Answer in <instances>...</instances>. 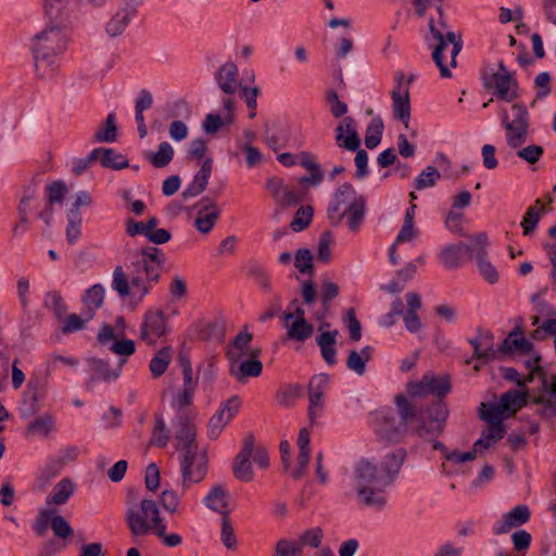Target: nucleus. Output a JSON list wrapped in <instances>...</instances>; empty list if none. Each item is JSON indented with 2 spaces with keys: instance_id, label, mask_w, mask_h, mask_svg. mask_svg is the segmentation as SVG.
Segmentation results:
<instances>
[{
  "instance_id": "4d7b16f0",
  "label": "nucleus",
  "mask_w": 556,
  "mask_h": 556,
  "mask_svg": "<svg viewBox=\"0 0 556 556\" xmlns=\"http://www.w3.org/2000/svg\"><path fill=\"white\" fill-rule=\"evenodd\" d=\"M477 264L480 274L488 282L495 283L498 280V273L496 268L486 260L485 252L482 251L477 254Z\"/></svg>"
},
{
  "instance_id": "c03bdc74",
  "label": "nucleus",
  "mask_w": 556,
  "mask_h": 556,
  "mask_svg": "<svg viewBox=\"0 0 556 556\" xmlns=\"http://www.w3.org/2000/svg\"><path fill=\"white\" fill-rule=\"evenodd\" d=\"M78 455L79 448L76 445L65 446L60 451L59 456L47 465L46 470L51 472L52 476H55L64 465L75 462Z\"/></svg>"
},
{
  "instance_id": "a878e982",
  "label": "nucleus",
  "mask_w": 556,
  "mask_h": 556,
  "mask_svg": "<svg viewBox=\"0 0 556 556\" xmlns=\"http://www.w3.org/2000/svg\"><path fill=\"white\" fill-rule=\"evenodd\" d=\"M392 112L396 119H400L405 128H408L410 121V99L409 89L405 87V90H392Z\"/></svg>"
},
{
  "instance_id": "58836bf2",
  "label": "nucleus",
  "mask_w": 556,
  "mask_h": 556,
  "mask_svg": "<svg viewBox=\"0 0 556 556\" xmlns=\"http://www.w3.org/2000/svg\"><path fill=\"white\" fill-rule=\"evenodd\" d=\"M55 421L52 415L42 414L31 420L26 428L28 435L39 437L46 439L54 430Z\"/></svg>"
},
{
  "instance_id": "8fccbe9b",
  "label": "nucleus",
  "mask_w": 556,
  "mask_h": 556,
  "mask_svg": "<svg viewBox=\"0 0 556 556\" xmlns=\"http://www.w3.org/2000/svg\"><path fill=\"white\" fill-rule=\"evenodd\" d=\"M172 359L170 349L169 348H163L160 350L154 357L150 362V370L153 375V377H160L162 376Z\"/></svg>"
},
{
  "instance_id": "f257e3e1",
  "label": "nucleus",
  "mask_w": 556,
  "mask_h": 556,
  "mask_svg": "<svg viewBox=\"0 0 556 556\" xmlns=\"http://www.w3.org/2000/svg\"><path fill=\"white\" fill-rule=\"evenodd\" d=\"M164 263L165 254L161 249L155 247L143 249L139 258L131 264L129 274H126L122 266L115 267L112 280L113 290L122 298L134 294L142 299L157 283Z\"/></svg>"
},
{
  "instance_id": "ea45409f",
  "label": "nucleus",
  "mask_w": 556,
  "mask_h": 556,
  "mask_svg": "<svg viewBox=\"0 0 556 556\" xmlns=\"http://www.w3.org/2000/svg\"><path fill=\"white\" fill-rule=\"evenodd\" d=\"M268 187L278 204L282 206L295 205L301 200L295 192L288 189L280 180H268Z\"/></svg>"
},
{
  "instance_id": "09e8293b",
  "label": "nucleus",
  "mask_w": 556,
  "mask_h": 556,
  "mask_svg": "<svg viewBox=\"0 0 556 556\" xmlns=\"http://www.w3.org/2000/svg\"><path fill=\"white\" fill-rule=\"evenodd\" d=\"M383 122L377 116L370 121L366 129L365 146L368 149L376 148L382 138Z\"/></svg>"
},
{
  "instance_id": "dca6fc26",
  "label": "nucleus",
  "mask_w": 556,
  "mask_h": 556,
  "mask_svg": "<svg viewBox=\"0 0 556 556\" xmlns=\"http://www.w3.org/2000/svg\"><path fill=\"white\" fill-rule=\"evenodd\" d=\"M354 187L351 184H343L339 187L328 207V217L333 225H339L345 216L349 204L357 199Z\"/></svg>"
},
{
  "instance_id": "e433bc0d",
  "label": "nucleus",
  "mask_w": 556,
  "mask_h": 556,
  "mask_svg": "<svg viewBox=\"0 0 556 556\" xmlns=\"http://www.w3.org/2000/svg\"><path fill=\"white\" fill-rule=\"evenodd\" d=\"M104 301V288L97 283L89 288L83 296V312L87 318H93L94 313L100 308Z\"/></svg>"
},
{
  "instance_id": "7c9ffc66",
  "label": "nucleus",
  "mask_w": 556,
  "mask_h": 556,
  "mask_svg": "<svg viewBox=\"0 0 556 556\" xmlns=\"http://www.w3.org/2000/svg\"><path fill=\"white\" fill-rule=\"evenodd\" d=\"M89 366L91 367L93 375L88 381V387H90L94 381H111L116 379L119 376L121 367L123 362L117 366V368H111L110 365L99 358H90L88 361Z\"/></svg>"
},
{
  "instance_id": "ddd939ff",
  "label": "nucleus",
  "mask_w": 556,
  "mask_h": 556,
  "mask_svg": "<svg viewBox=\"0 0 556 556\" xmlns=\"http://www.w3.org/2000/svg\"><path fill=\"white\" fill-rule=\"evenodd\" d=\"M178 363L182 372V386L172 396V406L182 412L190 406L198 387V378L193 377L191 362L185 354L178 356Z\"/></svg>"
},
{
  "instance_id": "0eeeda50",
  "label": "nucleus",
  "mask_w": 556,
  "mask_h": 556,
  "mask_svg": "<svg viewBox=\"0 0 556 556\" xmlns=\"http://www.w3.org/2000/svg\"><path fill=\"white\" fill-rule=\"evenodd\" d=\"M125 521L135 538L153 533L163 522L157 504L150 498H142L139 505H129L125 514Z\"/></svg>"
},
{
  "instance_id": "f8f14e48",
  "label": "nucleus",
  "mask_w": 556,
  "mask_h": 556,
  "mask_svg": "<svg viewBox=\"0 0 556 556\" xmlns=\"http://www.w3.org/2000/svg\"><path fill=\"white\" fill-rule=\"evenodd\" d=\"M215 80L224 93L222 104L224 109H235V96L242 87L239 80V70L233 62H226L215 73Z\"/></svg>"
},
{
  "instance_id": "b1692460",
  "label": "nucleus",
  "mask_w": 556,
  "mask_h": 556,
  "mask_svg": "<svg viewBox=\"0 0 556 556\" xmlns=\"http://www.w3.org/2000/svg\"><path fill=\"white\" fill-rule=\"evenodd\" d=\"M252 339V333L248 331L239 332L233 339L231 348L227 352L229 362L245 356H260L262 351L261 349H254L251 346Z\"/></svg>"
},
{
  "instance_id": "39448f33",
  "label": "nucleus",
  "mask_w": 556,
  "mask_h": 556,
  "mask_svg": "<svg viewBox=\"0 0 556 556\" xmlns=\"http://www.w3.org/2000/svg\"><path fill=\"white\" fill-rule=\"evenodd\" d=\"M353 486L358 501L370 507L381 509L387 503L386 490L391 485L378 466L368 460H358L353 468Z\"/></svg>"
},
{
  "instance_id": "338daca9",
  "label": "nucleus",
  "mask_w": 556,
  "mask_h": 556,
  "mask_svg": "<svg viewBox=\"0 0 556 556\" xmlns=\"http://www.w3.org/2000/svg\"><path fill=\"white\" fill-rule=\"evenodd\" d=\"M294 266L300 273L306 274L313 270V255L308 249H299L294 256Z\"/></svg>"
},
{
  "instance_id": "72a5a7b5",
  "label": "nucleus",
  "mask_w": 556,
  "mask_h": 556,
  "mask_svg": "<svg viewBox=\"0 0 556 556\" xmlns=\"http://www.w3.org/2000/svg\"><path fill=\"white\" fill-rule=\"evenodd\" d=\"M338 334V330L323 331L316 338V343L320 349L321 356L328 365H334L337 363L336 343Z\"/></svg>"
},
{
  "instance_id": "de8ad7c7",
  "label": "nucleus",
  "mask_w": 556,
  "mask_h": 556,
  "mask_svg": "<svg viewBox=\"0 0 556 556\" xmlns=\"http://www.w3.org/2000/svg\"><path fill=\"white\" fill-rule=\"evenodd\" d=\"M469 251V247L464 243L446 245L440 254L441 262L448 268L458 265L463 251Z\"/></svg>"
},
{
  "instance_id": "1a4fd4ad",
  "label": "nucleus",
  "mask_w": 556,
  "mask_h": 556,
  "mask_svg": "<svg viewBox=\"0 0 556 556\" xmlns=\"http://www.w3.org/2000/svg\"><path fill=\"white\" fill-rule=\"evenodd\" d=\"M483 87L493 96L505 102H513L520 97V87L515 74L505 66L503 61L497 67H485L482 72Z\"/></svg>"
},
{
  "instance_id": "2eb2a0df",
  "label": "nucleus",
  "mask_w": 556,
  "mask_h": 556,
  "mask_svg": "<svg viewBox=\"0 0 556 556\" xmlns=\"http://www.w3.org/2000/svg\"><path fill=\"white\" fill-rule=\"evenodd\" d=\"M165 333L166 321L163 312H147L140 328V339L148 345H155Z\"/></svg>"
},
{
  "instance_id": "680f3d73",
  "label": "nucleus",
  "mask_w": 556,
  "mask_h": 556,
  "mask_svg": "<svg viewBox=\"0 0 556 556\" xmlns=\"http://www.w3.org/2000/svg\"><path fill=\"white\" fill-rule=\"evenodd\" d=\"M518 157L526 161L528 164H535L543 155V148L539 144H529L515 149Z\"/></svg>"
},
{
  "instance_id": "6e6d98bb",
  "label": "nucleus",
  "mask_w": 556,
  "mask_h": 556,
  "mask_svg": "<svg viewBox=\"0 0 556 556\" xmlns=\"http://www.w3.org/2000/svg\"><path fill=\"white\" fill-rule=\"evenodd\" d=\"M92 318H87L86 313L81 311L80 315L70 314L63 321L61 331L64 334H68L75 331H79L86 327V324Z\"/></svg>"
},
{
  "instance_id": "49530a36",
  "label": "nucleus",
  "mask_w": 556,
  "mask_h": 556,
  "mask_svg": "<svg viewBox=\"0 0 556 556\" xmlns=\"http://www.w3.org/2000/svg\"><path fill=\"white\" fill-rule=\"evenodd\" d=\"M479 412L480 418L491 425H503V419L508 417L500 403H481Z\"/></svg>"
},
{
  "instance_id": "052dcab7",
  "label": "nucleus",
  "mask_w": 556,
  "mask_h": 556,
  "mask_svg": "<svg viewBox=\"0 0 556 556\" xmlns=\"http://www.w3.org/2000/svg\"><path fill=\"white\" fill-rule=\"evenodd\" d=\"M83 219L79 214H67L66 239L70 244H75L81 233Z\"/></svg>"
},
{
  "instance_id": "5fc2aeb1",
  "label": "nucleus",
  "mask_w": 556,
  "mask_h": 556,
  "mask_svg": "<svg viewBox=\"0 0 556 556\" xmlns=\"http://www.w3.org/2000/svg\"><path fill=\"white\" fill-rule=\"evenodd\" d=\"M441 174L434 166H427L416 178L415 188L422 190L433 187L440 179Z\"/></svg>"
},
{
  "instance_id": "e2e57ef3",
  "label": "nucleus",
  "mask_w": 556,
  "mask_h": 556,
  "mask_svg": "<svg viewBox=\"0 0 556 556\" xmlns=\"http://www.w3.org/2000/svg\"><path fill=\"white\" fill-rule=\"evenodd\" d=\"M66 193L67 187L61 180L54 181L47 186V198L50 206L56 203H62Z\"/></svg>"
},
{
  "instance_id": "4c0bfd02",
  "label": "nucleus",
  "mask_w": 556,
  "mask_h": 556,
  "mask_svg": "<svg viewBox=\"0 0 556 556\" xmlns=\"http://www.w3.org/2000/svg\"><path fill=\"white\" fill-rule=\"evenodd\" d=\"M372 348L367 345L362 350L350 351L346 358V367L358 376H363L366 371V364L372 357Z\"/></svg>"
},
{
  "instance_id": "6ab92c4d",
  "label": "nucleus",
  "mask_w": 556,
  "mask_h": 556,
  "mask_svg": "<svg viewBox=\"0 0 556 556\" xmlns=\"http://www.w3.org/2000/svg\"><path fill=\"white\" fill-rule=\"evenodd\" d=\"M530 519V510L526 505H518L510 511L504 514L500 520H497L492 528V531L496 535L508 533L511 529L518 528Z\"/></svg>"
},
{
  "instance_id": "9b49d317",
  "label": "nucleus",
  "mask_w": 556,
  "mask_h": 556,
  "mask_svg": "<svg viewBox=\"0 0 556 556\" xmlns=\"http://www.w3.org/2000/svg\"><path fill=\"white\" fill-rule=\"evenodd\" d=\"M406 391L412 397L422 399L432 395L442 399L451 391V380L447 375L428 371L420 380L409 381Z\"/></svg>"
},
{
  "instance_id": "4be33fe9",
  "label": "nucleus",
  "mask_w": 556,
  "mask_h": 556,
  "mask_svg": "<svg viewBox=\"0 0 556 556\" xmlns=\"http://www.w3.org/2000/svg\"><path fill=\"white\" fill-rule=\"evenodd\" d=\"M202 207L198 211L194 227L202 233H208L220 215V210L214 201L204 198L201 200Z\"/></svg>"
},
{
  "instance_id": "7ed1b4c3",
  "label": "nucleus",
  "mask_w": 556,
  "mask_h": 556,
  "mask_svg": "<svg viewBox=\"0 0 556 556\" xmlns=\"http://www.w3.org/2000/svg\"><path fill=\"white\" fill-rule=\"evenodd\" d=\"M428 28L426 42L432 49V60L439 67L441 77L451 78L450 67H456V58L463 48L462 35L450 29L441 5L437 9V15L430 16Z\"/></svg>"
},
{
  "instance_id": "5701e85b",
  "label": "nucleus",
  "mask_w": 556,
  "mask_h": 556,
  "mask_svg": "<svg viewBox=\"0 0 556 556\" xmlns=\"http://www.w3.org/2000/svg\"><path fill=\"white\" fill-rule=\"evenodd\" d=\"M311 435L306 428H302L298 437L299 455L296 467L290 471V476L298 480L304 476L311 459Z\"/></svg>"
},
{
  "instance_id": "6e6552de",
  "label": "nucleus",
  "mask_w": 556,
  "mask_h": 556,
  "mask_svg": "<svg viewBox=\"0 0 556 556\" xmlns=\"http://www.w3.org/2000/svg\"><path fill=\"white\" fill-rule=\"evenodd\" d=\"M448 415V406L443 401L432 403L425 410L416 409L410 431L420 438L435 439L443 433Z\"/></svg>"
},
{
  "instance_id": "79ce46f5",
  "label": "nucleus",
  "mask_w": 556,
  "mask_h": 556,
  "mask_svg": "<svg viewBox=\"0 0 556 556\" xmlns=\"http://www.w3.org/2000/svg\"><path fill=\"white\" fill-rule=\"evenodd\" d=\"M365 216V200L363 197H358L357 199L353 200L346 210L345 216L348 226L351 231L356 232Z\"/></svg>"
},
{
  "instance_id": "f704fd0d",
  "label": "nucleus",
  "mask_w": 556,
  "mask_h": 556,
  "mask_svg": "<svg viewBox=\"0 0 556 556\" xmlns=\"http://www.w3.org/2000/svg\"><path fill=\"white\" fill-rule=\"evenodd\" d=\"M92 159L100 161L102 166L108 168L122 169L128 166L127 159L122 154H117L110 148L93 149Z\"/></svg>"
},
{
  "instance_id": "aec40b11",
  "label": "nucleus",
  "mask_w": 556,
  "mask_h": 556,
  "mask_svg": "<svg viewBox=\"0 0 556 556\" xmlns=\"http://www.w3.org/2000/svg\"><path fill=\"white\" fill-rule=\"evenodd\" d=\"M263 364L258 356H245L229 362V372L239 382L243 383L251 377H258L262 374Z\"/></svg>"
},
{
  "instance_id": "864d4df0",
  "label": "nucleus",
  "mask_w": 556,
  "mask_h": 556,
  "mask_svg": "<svg viewBox=\"0 0 556 556\" xmlns=\"http://www.w3.org/2000/svg\"><path fill=\"white\" fill-rule=\"evenodd\" d=\"M339 294V287L337 283L332 281H324L321 285V303H323V312L317 313L316 319H323L326 316V313L329 309L330 302Z\"/></svg>"
},
{
  "instance_id": "37998d69",
  "label": "nucleus",
  "mask_w": 556,
  "mask_h": 556,
  "mask_svg": "<svg viewBox=\"0 0 556 556\" xmlns=\"http://www.w3.org/2000/svg\"><path fill=\"white\" fill-rule=\"evenodd\" d=\"M505 433V427L504 425H491L488 424L485 429L482 431V434L480 439H478L473 447L476 451H479L481 448L486 450L497 441H500Z\"/></svg>"
},
{
  "instance_id": "13d9d810",
  "label": "nucleus",
  "mask_w": 556,
  "mask_h": 556,
  "mask_svg": "<svg viewBox=\"0 0 556 556\" xmlns=\"http://www.w3.org/2000/svg\"><path fill=\"white\" fill-rule=\"evenodd\" d=\"M45 305L49 309H51L54 313V315L56 316V318H59V319H61L67 311V307H66V304H65L63 298L56 291L49 292L46 295Z\"/></svg>"
},
{
  "instance_id": "0e129e2a",
  "label": "nucleus",
  "mask_w": 556,
  "mask_h": 556,
  "mask_svg": "<svg viewBox=\"0 0 556 556\" xmlns=\"http://www.w3.org/2000/svg\"><path fill=\"white\" fill-rule=\"evenodd\" d=\"M51 528L54 535L60 539H67L74 532L73 528L65 520V518L61 515H54V513L52 514L51 518Z\"/></svg>"
},
{
  "instance_id": "bb28decb",
  "label": "nucleus",
  "mask_w": 556,
  "mask_h": 556,
  "mask_svg": "<svg viewBox=\"0 0 556 556\" xmlns=\"http://www.w3.org/2000/svg\"><path fill=\"white\" fill-rule=\"evenodd\" d=\"M522 334L523 331L520 327H516L511 330L498 346V353L505 355L513 352V350H518L525 354L530 353L533 350V344Z\"/></svg>"
},
{
  "instance_id": "2f4dec72",
  "label": "nucleus",
  "mask_w": 556,
  "mask_h": 556,
  "mask_svg": "<svg viewBox=\"0 0 556 556\" xmlns=\"http://www.w3.org/2000/svg\"><path fill=\"white\" fill-rule=\"evenodd\" d=\"M75 491V482L70 478H63L53 486L51 493L47 497V504L56 506L64 505Z\"/></svg>"
},
{
  "instance_id": "f03ea898",
  "label": "nucleus",
  "mask_w": 556,
  "mask_h": 556,
  "mask_svg": "<svg viewBox=\"0 0 556 556\" xmlns=\"http://www.w3.org/2000/svg\"><path fill=\"white\" fill-rule=\"evenodd\" d=\"M178 413L175 446L180 453L181 486L186 490L204 479L207 470V458L204 452L199 451L195 442V429L189 417L182 412Z\"/></svg>"
},
{
  "instance_id": "cd10ccee",
  "label": "nucleus",
  "mask_w": 556,
  "mask_h": 556,
  "mask_svg": "<svg viewBox=\"0 0 556 556\" xmlns=\"http://www.w3.org/2000/svg\"><path fill=\"white\" fill-rule=\"evenodd\" d=\"M469 343L473 348L477 358L490 361L494 359L498 353V349L494 350L493 334L488 330L479 331L476 338L469 340Z\"/></svg>"
},
{
  "instance_id": "423d86ee",
  "label": "nucleus",
  "mask_w": 556,
  "mask_h": 556,
  "mask_svg": "<svg viewBox=\"0 0 556 556\" xmlns=\"http://www.w3.org/2000/svg\"><path fill=\"white\" fill-rule=\"evenodd\" d=\"M395 404L400 421L393 414L386 413L376 426L378 435L389 442H399L410 430L413 419L416 417V408L405 395L397 394L395 396Z\"/></svg>"
},
{
  "instance_id": "4468645a",
  "label": "nucleus",
  "mask_w": 556,
  "mask_h": 556,
  "mask_svg": "<svg viewBox=\"0 0 556 556\" xmlns=\"http://www.w3.org/2000/svg\"><path fill=\"white\" fill-rule=\"evenodd\" d=\"M536 371L542 374V394L532 397V403L541 405L539 415L546 419L556 418V374L547 378L542 367H536Z\"/></svg>"
},
{
  "instance_id": "a18cd8bd",
  "label": "nucleus",
  "mask_w": 556,
  "mask_h": 556,
  "mask_svg": "<svg viewBox=\"0 0 556 556\" xmlns=\"http://www.w3.org/2000/svg\"><path fill=\"white\" fill-rule=\"evenodd\" d=\"M146 156L154 167L162 168L172 162L174 149L167 141H163L159 144L156 152L147 153Z\"/></svg>"
},
{
  "instance_id": "603ef678",
  "label": "nucleus",
  "mask_w": 556,
  "mask_h": 556,
  "mask_svg": "<svg viewBox=\"0 0 556 556\" xmlns=\"http://www.w3.org/2000/svg\"><path fill=\"white\" fill-rule=\"evenodd\" d=\"M324 533L320 528H312L303 532L299 541H292L293 544L298 545V553L301 554L303 546H311L317 548L323 540Z\"/></svg>"
},
{
  "instance_id": "20e7f679",
  "label": "nucleus",
  "mask_w": 556,
  "mask_h": 556,
  "mask_svg": "<svg viewBox=\"0 0 556 556\" xmlns=\"http://www.w3.org/2000/svg\"><path fill=\"white\" fill-rule=\"evenodd\" d=\"M68 45L65 30L56 24L47 25L30 39V51L34 55L36 75L41 79H52L59 73V55L63 54Z\"/></svg>"
},
{
  "instance_id": "9d476101",
  "label": "nucleus",
  "mask_w": 556,
  "mask_h": 556,
  "mask_svg": "<svg viewBox=\"0 0 556 556\" xmlns=\"http://www.w3.org/2000/svg\"><path fill=\"white\" fill-rule=\"evenodd\" d=\"M502 126L510 149L523 146L530 135V114L522 103H514L510 110L501 109Z\"/></svg>"
},
{
  "instance_id": "f3484780",
  "label": "nucleus",
  "mask_w": 556,
  "mask_h": 556,
  "mask_svg": "<svg viewBox=\"0 0 556 556\" xmlns=\"http://www.w3.org/2000/svg\"><path fill=\"white\" fill-rule=\"evenodd\" d=\"M329 380V375L318 374L313 376L308 382V415L312 420L317 418L324 409V395Z\"/></svg>"
},
{
  "instance_id": "3c124183",
  "label": "nucleus",
  "mask_w": 556,
  "mask_h": 556,
  "mask_svg": "<svg viewBox=\"0 0 556 556\" xmlns=\"http://www.w3.org/2000/svg\"><path fill=\"white\" fill-rule=\"evenodd\" d=\"M116 131L115 114L110 113L106 116L105 124L94 132V140L97 142H114L116 140Z\"/></svg>"
},
{
  "instance_id": "c9c22d12",
  "label": "nucleus",
  "mask_w": 556,
  "mask_h": 556,
  "mask_svg": "<svg viewBox=\"0 0 556 556\" xmlns=\"http://www.w3.org/2000/svg\"><path fill=\"white\" fill-rule=\"evenodd\" d=\"M205 505L219 514L223 515V517L228 516L229 510L227 508L228 506V493L227 490L220 485H214L208 494L204 498Z\"/></svg>"
},
{
  "instance_id": "774afa93",
  "label": "nucleus",
  "mask_w": 556,
  "mask_h": 556,
  "mask_svg": "<svg viewBox=\"0 0 556 556\" xmlns=\"http://www.w3.org/2000/svg\"><path fill=\"white\" fill-rule=\"evenodd\" d=\"M168 440L169 437L166 430L165 421L161 416H156L151 442L156 446L164 447L167 445Z\"/></svg>"
},
{
  "instance_id": "473e14b6",
  "label": "nucleus",
  "mask_w": 556,
  "mask_h": 556,
  "mask_svg": "<svg viewBox=\"0 0 556 556\" xmlns=\"http://www.w3.org/2000/svg\"><path fill=\"white\" fill-rule=\"evenodd\" d=\"M405 458L406 452L403 448H396L383 457L381 472L386 478L390 479V484H392L395 477L399 475Z\"/></svg>"
},
{
  "instance_id": "bf43d9fd",
  "label": "nucleus",
  "mask_w": 556,
  "mask_h": 556,
  "mask_svg": "<svg viewBox=\"0 0 556 556\" xmlns=\"http://www.w3.org/2000/svg\"><path fill=\"white\" fill-rule=\"evenodd\" d=\"M230 421L229 414L218 410L211 419L207 426V434L211 439H216L225 426Z\"/></svg>"
},
{
  "instance_id": "c85d7f7f",
  "label": "nucleus",
  "mask_w": 556,
  "mask_h": 556,
  "mask_svg": "<svg viewBox=\"0 0 556 556\" xmlns=\"http://www.w3.org/2000/svg\"><path fill=\"white\" fill-rule=\"evenodd\" d=\"M235 121L233 109H224L223 113H210L205 116L202 127L205 134L215 135L225 126H229Z\"/></svg>"
},
{
  "instance_id": "69168bd1",
  "label": "nucleus",
  "mask_w": 556,
  "mask_h": 556,
  "mask_svg": "<svg viewBox=\"0 0 556 556\" xmlns=\"http://www.w3.org/2000/svg\"><path fill=\"white\" fill-rule=\"evenodd\" d=\"M312 216H313L312 207H309V206L300 207L296 211L295 216L290 224L291 229L293 231H301V230L305 229L309 225V223L312 220Z\"/></svg>"
},
{
  "instance_id": "c756f323",
  "label": "nucleus",
  "mask_w": 556,
  "mask_h": 556,
  "mask_svg": "<svg viewBox=\"0 0 556 556\" xmlns=\"http://www.w3.org/2000/svg\"><path fill=\"white\" fill-rule=\"evenodd\" d=\"M528 397V390H508L501 395L498 403L501 404V407L504 409L506 415L509 417L515 415L520 408H522L527 404Z\"/></svg>"
},
{
  "instance_id": "a211bd4d",
  "label": "nucleus",
  "mask_w": 556,
  "mask_h": 556,
  "mask_svg": "<svg viewBox=\"0 0 556 556\" xmlns=\"http://www.w3.org/2000/svg\"><path fill=\"white\" fill-rule=\"evenodd\" d=\"M254 437L248 434L243 440V446L239 454L236 456L232 464V471L235 477L243 482H250L254 478L252 470L251 456L253 451Z\"/></svg>"
},
{
  "instance_id": "a19ab883",
  "label": "nucleus",
  "mask_w": 556,
  "mask_h": 556,
  "mask_svg": "<svg viewBox=\"0 0 556 556\" xmlns=\"http://www.w3.org/2000/svg\"><path fill=\"white\" fill-rule=\"evenodd\" d=\"M545 212L546 207L540 199H538L534 202V205L528 207L521 222V227L525 236H529L534 231L538 223L540 222L541 217L545 214Z\"/></svg>"
},
{
  "instance_id": "412c9836",
  "label": "nucleus",
  "mask_w": 556,
  "mask_h": 556,
  "mask_svg": "<svg viewBox=\"0 0 556 556\" xmlns=\"http://www.w3.org/2000/svg\"><path fill=\"white\" fill-rule=\"evenodd\" d=\"M336 143L349 151H356L361 147V139L355 130V121L351 116L344 117L336 127Z\"/></svg>"
},
{
  "instance_id": "393cba45",
  "label": "nucleus",
  "mask_w": 556,
  "mask_h": 556,
  "mask_svg": "<svg viewBox=\"0 0 556 556\" xmlns=\"http://www.w3.org/2000/svg\"><path fill=\"white\" fill-rule=\"evenodd\" d=\"M282 319L289 339L303 342L312 337L314 328L306 318L292 320L293 316L291 314H282Z\"/></svg>"
}]
</instances>
